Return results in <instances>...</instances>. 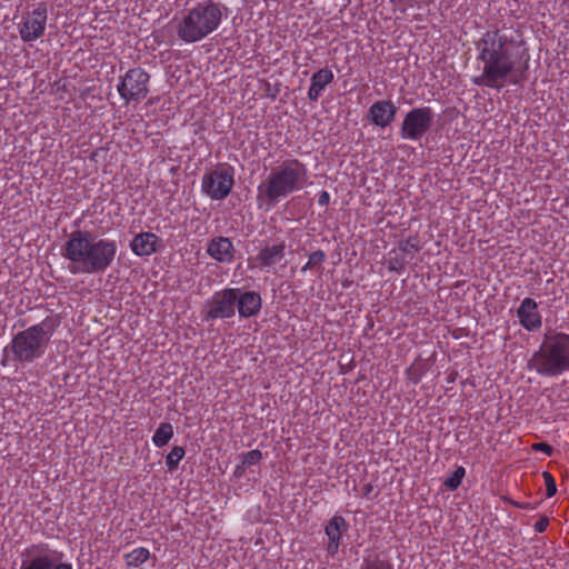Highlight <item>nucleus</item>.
Instances as JSON below:
<instances>
[{"instance_id":"nucleus-1","label":"nucleus","mask_w":569,"mask_h":569,"mask_svg":"<svg viewBox=\"0 0 569 569\" xmlns=\"http://www.w3.org/2000/svg\"><path fill=\"white\" fill-rule=\"evenodd\" d=\"M478 59L483 64L482 72L472 82L501 89L506 82L518 84L522 80L529 58H525L507 37L495 31L487 32L481 39Z\"/></svg>"},{"instance_id":"nucleus-2","label":"nucleus","mask_w":569,"mask_h":569,"mask_svg":"<svg viewBox=\"0 0 569 569\" xmlns=\"http://www.w3.org/2000/svg\"><path fill=\"white\" fill-rule=\"evenodd\" d=\"M118 244L89 231H74L64 242L61 254L69 262L71 274H94L106 271L114 261Z\"/></svg>"},{"instance_id":"nucleus-3","label":"nucleus","mask_w":569,"mask_h":569,"mask_svg":"<svg viewBox=\"0 0 569 569\" xmlns=\"http://www.w3.org/2000/svg\"><path fill=\"white\" fill-rule=\"evenodd\" d=\"M309 183L308 168L298 159H287L270 169L257 187L260 208L270 209L289 194L298 192Z\"/></svg>"},{"instance_id":"nucleus-4","label":"nucleus","mask_w":569,"mask_h":569,"mask_svg":"<svg viewBox=\"0 0 569 569\" xmlns=\"http://www.w3.org/2000/svg\"><path fill=\"white\" fill-rule=\"evenodd\" d=\"M223 6L213 0H201L187 7L176 17V31L180 40L194 43L218 30L223 18Z\"/></svg>"},{"instance_id":"nucleus-5","label":"nucleus","mask_w":569,"mask_h":569,"mask_svg":"<svg viewBox=\"0 0 569 569\" xmlns=\"http://www.w3.org/2000/svg\"><path fill=\"white\" fill-rule=\"evenodd\" d=\"M60 321L47 317L40 323L18 332L10 345L14 359L20 362H31L42 357Z\"/></svg>"},{"instance_id":"nucleus-6","label":"nucleus","mask_w":569,"mask_h":569,"mask_svg":"<svg viewBox=\"0 0 569 569\" xmlns=\"http://www.w3.org/2000/svg\"><path fill=\"white\" fill-rule=\"evenodd\" d=\"M529 367L539 375L553 377L569 370V335L557 333L546 338L529 360Z\"/></svg>"},{"instance_id":"nucleus-7","label":"nucleus","mask_w":569,"mask_h":569,"mask_svg":"<svg viewBox=\"0 0 569 569\" xmlns=\"http://www.w3.org/2000/svg\"><path fill=\"white\" fill-rule=\"evenodd\" d=\"M234 184V170L229 166H218L201 178V192L212 200L226 199Z\"/></svg>"},{"instance_id":"nucleus-8","label":"nucleus","mask_w":569,"mask_h":569,"mask_svg":"<svg viewBox=\"0 0 569 569\" xmlns=\"http://www.w3.org/2000/svg\"><path fill=\"white\" fill-rule=\"evenodd\" d=\"M149 79L150 76L141 68L128 70L117 86L121 99H123L127 104L144 99L149 92Z\"/></svg>"},{"instance_id":"nucleus-9","label":"nucleus","mask_w":569,"mask_h":569,"mask_svg":"<svg viewBox=\"0 0 569 569\" xmlns=\"http://www.w3.org/2000/svg\"><path fill=\"white\" fill-rule=\"evenodd\" d=\"M433 114L430 108L419 107L410 110L403 118L400 133L406 140L418 141L430 129Z\"/></svg>"},{"instance_id":"nucleus-10","label":"nucleus","mask_w":569,"mask_h":569,"mask_svg":"<svg viewBox=\"0 0 569 569\" xmlns=\"http://www.w3.org/2000/svg\"><path fill=\"white\" fill-rule=\"evenodd\" d=\"M238 289L226 288L214 292L208 301L207 317L211 319L231 318L236 313Z\"/></svg>"},{"instance_id":"nucleus-11","label":"nucleus","mask_w":569,"mask_h":569,"mask_svg":"<svg viewBox=\"0 0 569 569\" xmlns=\"http://www.w3.org/2000/svg\"><path fill=\"white\" fill-rule=\"evenodd\" d=\"M47 8L39 6L23 17L19 23V34L23 42H33L44 34L47 26Z\"/></svg>"},{"instance_id":"nucleus-12","label":"nucleus","mask_w":569,"mask_h":569,"mask_svg":"<svg viewBox=\"0 0 569 569\" xmlns=\"http://www.w3.org/2000/svg\"><path fill=\"white\" fill-rule=\"evenodd\" d=\"M517 318L520 326L527 331H538L542 326V316L538 302L532 298H525L517 309Z\"/></svg>"},{"instance_id":"nucleus-13","label":"nucleus","mask_w":569,"mask_h":569,"mask_svg":"<svg viewBox=\"0 0 569 569\" xmlns=\"http://www.w3.org/2000/svg\"><path fill=\"white\" fill-rule=\"evenodd\" d=\"M397 107L391 100H380L373 102L368 111V119L377 127L386 128L395 119Z\"/></svg>"},{"instance_id":"nucleus-14","label":"nucleus","mask_w":569,"mask_h":569,"mask_svg":"<svg viewBox=\"0 0 569 569\" xmlns=\"http://www.w3.org/2000/svg\"><path fill=\"white\" fill-rule=\"evenodd\" d=\"M234 246L227 237H214L210 239L207 246V253L213 260L229 264L234 259Z\"/></svg>"},{"instance_id":"nucleus-15","label":"nucleus","mask_w":569,"mask_h":569,"mask_svg":"<svg viewBox=\"0 0 569 569\" xmlns=\"http://www.w3.org/2000/svg\"><path fill=\"white\" fill-rule=\"evenodd\" d=\"M286 244L283 242L267 246L260 250L254 261L264 272L274 271L277 264L284 259Z\"/></svg>"},{"instance_id":"nucleus-16","label":"nucleus","mask_w":569,"mask_h":569,"mask_svg":"<svg viewBox=\"0 0 569 569\" xmlns=\"http://www.w3.org/2000/svg\"><path fill=\"white\" fill-rule=\"evenodd\" d=\"M348 529L346 519L341 516H333L325 528L328 537L327 551L329 555L335 556L340 547V539Z\"/></svg>"},{"instance_id":"nucleus-17","label":"nucleus","mask_w":569,"mask_h":569,"mask_svg":"<svg viewBox=\"0 0 569 569\" xmlns=\"http://www.w3.org/2000/svg\"><path fill=\"white\" fill-rule=\"evenodd\" d=\"M262 307V300L258 292L244 291L239 293L237 299V310L240 318H250L259 313Z\"/></svg>"},{"instance_id":"nucleus-18","label":"nucleus","mask_w":569,"mask_h":569,"mask_svg":"<svg viewBox=\"0 0 569 569\" xmlns=\"http://www.w3.org/2000/svg\"><path fill=\"white\" fill-rule=\"evenodd\" d=\"M160 246V239L153 232H141L137 234L130 248L136 256L146 257L151 256L158 250Z\"/></svg>"},{"instance_id":"nucleus-19","label":"nucleus","mask_w":569,"mask_h":569,"mask_svg":"<svg viewBox=\"0 0 569 569\" xmlns=\"http://www.w3.org/2000/svg\"><path fill=\"white\" fill-rule=\"evenodd\" d=\"M335 79L333 72L329 68H322L315 72L310 79V87L308 90V99L310 101H318L323 90Z\"/></svg>"},{"instance_id":"nucleus-20","label":"nucleus","mask_w":569,"mask_h":569,"mask_svg":"<svg viewBox=\"0 0 569 569\" xmlns=\"http://www.w3.org/2000/svg\"><path fill=\"white\" fill-rule=\"evenodd\" d=\"M38 551L31 559L23 560L20 569H51L53 566V556L42 546L32 547L28 552Z\"/></svg>"},{"instance_id":"nucleus-21","label":"nucleus","mask_w":569,"mask_h":569,"mask_svg":"<svg viewBox=\"0 0 569 569\" xmlns=\"http://www.w3.org/2000/svg\"><path fill=\"white\" fill-rule=\"evenodd\" d=\"M173 437V427L169 422H161L152 436V442L156 447L166 446Z\"/></svg>"},{"instance_id":"nucleus-22","label":"nucleus","mask_w":569,"mask_h":569,"mask_svg":"<svg viewBox=\"0 0 569 569\" xmlns=\"http://www.w3.org/2000/svg\"><path fill=\"white\" fill-rule=\"evenodd\" d=\"M150 557V551L147 548L138 547L124 555L126 563L128 567H139L144 563Z\"/></svg>"},{"instance_id":"nucleus-23","label":"nucleus","mask_w":569,"mask_h":569,"mask_svg":"<svg viewBox=\"0 0 569 569\" xmlns=\"http://www.w3.org/2000/svg\"><path fill=\"white\" fill-rule=\"evenodd\" d=\"M186 451L182 447L176 446L166 457V465L169 471H174L179 462L183 459Z\"/></svg>"},{"instance_id":"nucleus-24","label":"nucleus","mask_w":569,"mask_h":569,"mask_svg":"<svg viewBox=\"0 0 569 569\" xmlns=\"http://www.w3.org/2000/svg\"><path fill=\"white\" fill-rule=\"evenodd\" d=\"M465 475V468L458 467L450 476L446 478L443 483L448 489L456 490L461 485Z\"/></svg>"},{"instance_id":"nucleus-25","label":"nucleus","mask_w":569,"mask_h":569,"mask_svg":"<svg viewBox=\"0 0 569 569\" xmlns=\"http://www.w3.org/2000/svg\"><path fill=\"white\" fill-rule=\"evenodd\" d=\"M325 260L326 253L322 250H317L309 256V259L307 263L301 268V271L306 272L316 266H320Z\"/></svg>"},{"instance_id":"nucleus-26","label":"nucleus","mask_w":569,"mask_h":569,"mask_svg":"<svg viewBox=\"0 0 569 569\" xmlns=\"http://www.w3.org/2000/svg\"><path fill=\"white\" fill-rule=\"evenodd\" d=\"M262 460V453L258 449L250 450L242 456V465L250 467L259 463Z\"/></svg>"},{"instance_id":"nucleus-27","label":"nucleus","mask_w":569,"mask_h":569,"mask_svg":"<svg viewBox=\"0 0 569 569\" xmlns=\"http://www.w3.org/2000/svg\"><path fill=\"white\" fill-rule=\"evenodd\" d=\"M543 479L546 483V496L551 498L557 492L556 481L549 472H543Z\"/></svg>"},{"instance_id":"nucleus-28","label":"nucleus","mask_w":569,"mask_h":569,"mask_svg":"<svg viewBox=\"0 0 569 569\" xmlns=\"http://www.w3.org/2000/svg\"><path fill=\"white\" fill-rule=\"evenodd\" d=\"M363 569H392V566L382 559L366 561Z\"/></svg>"},{"instance_id":"nucleus-29","label":"nucleus","mask_w":569,"mask_h":569,"mask_svg":"<svg viewBox=\"0 0 569 569\" xmlns=\"http://www.w3.org/2000/svg\"><path fill=\"white\" fill-rule=\"evenodd\" d=\"M399 249L406 253H410V252H413V251H418L419 248L416 243L415 240L412 239H407L406 241H402L399 246Z\"/></svg>"},{"instance_id":"nucleus-30","label":"nucleus","mask_w":569,"mask_h":569,"mask_svg":"<svg viewBox=\"0 0 569 569\" xmlns=\"http://www.w3.org/2000/svg\"><path fill=\"white\" fill-rule=\"evenodd\" d=\"M532 450L543 452L547 456H551L552 448L548 443L537 442L532 445Z\"/></svg>"},{"instance_id":"nucleus-31","label":"nucleus","mask_w":569,"mask_h":569,"mask_svg":"<svg viewBox=\"0 0 569 569\" xmlns=\"http://www.w3.org/2000/svg\"><path fill=\"white\" fill-rule=\"evenodd\" d=\"M405 263H406V258H401V259L390 258L389 268L391 270H400L403 268Z\"/></svg>"},{"instance_id":"nucleus-32","label":"nucleus","mask_w":569,"mask_h":569,"mask_svg":"<svg viewBox=\"0 0 569 569\" xmlns=\"http://www.w3.org/2000/svg\"><path fill=\"white\" fill-rule=\"evenodd\" d=\"M330 201V193L326 190H322L318 196V204L321 207H326Z\"/></svg>"},{"instance_id":"nucleus-33","label":"nucleus","mask_w":569,"mask_h":569,"mask_svg":"<svg viewBox=\"0 0 569 569\" xmlns=\"http://www.w3.org/2000/svg\"><path fill=\"white\" fill-rule=\"evenodd\" d=\"M548 523L549 521L547 518H541L535 523V530L537 532H543L547 529Z\"/></svg>"},{"instance_id":"nucleus-34","label":"nucleus","mask_w":569,"mask_h":569,"mask_svg":"<svg viewBox=\"0 0 569 569\" xmlns=\"http://www.w3.org/2000/svg\"><path fill=\"white\" fill-rule=\"evenodd\" d=\"M51 569H72V565L71 563H59V565H54L52 566Z\"/></svg>"},{"instance_id":"nucleus-35","label":"nucleus","mask_w":569,"mask_h":569,"mask_svg":"<svg viewBox=\"0 0 569 569\" xmlns=\"http://www.w3.org/2000/svg\"><path fill=\"white\" fill-rule=\"evenodd\" d=\"M244 468H246V467H244L243 465H241V466H237V467H236V469H234V476H237V477L242 476V473H243V471H244Z\"/></svg>"}]
</instances>
